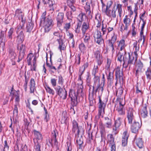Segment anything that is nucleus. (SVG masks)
Segmentation results:
<instances>
[{
	"label": "nucleus",
	"mask_w": 151,
	"mask_h": 151,
	"mask_svg": "<svg viewBox=\"0 0 151 151\" xmlns=\"http://www.w3.org/2000/svg\"><path fill=\"white\" fill-rule=\"evenodd\" d=\"M124 54L123 57V66L125 68L129 67V70L131 68L132 65L135 64L137 58H135L132 54L130 55L129 53H127L124 51Z\"/></svg>",
	"instance_id": "f257e3e1"
},
{
	"label": "nucleus",
	"mask_w": 151,
	"mask_h": 151,
	"mask_svg": "<svg viewBox=\"0 0 151 151\" xmlns=\"http://www.w3.org/2000/svg\"><path fill=\"white\" fill-rule=\"evenodd\" d=\"M46 12L43 13L40 18V23H43L44 32H48L54 25V22L51 18L48 16L46 19Z\"/></svg>",
	"instance_id": "f03ea898"
},
{
	"label": "nucleus",
	"mask_w": 151,
	"mask_h": 151,
	"mask_svg": "<svg viewBox=\"0 0 151 151\" xmlns=\"http://www.w3.org/2000/svg\"><path fill=\"white\" fill-rule=\"evenodd\" d=\"M83 86L81 85H80L78 87L77 93L76 94L75 91L73 89H70L69 92V96L71 100V104L73 107L76 106L78 103L77 100L78 95L81 94L83 92Z\"/></svg>",
	"instance_id": "7ed1b4c3"
},
{
	"label": "nucleus",
	"mask_w": 151,
	"mask_h": 151,
	"mask_svg": "<svg viewBox=\"0 0 151 151\" xmlns=\"http://www.w3.org/2000/svg\"><path fill=\"white\" fill-rule=\"evenodd\" d=\"M84 9L86 12V14L81 12L77 16V19L79 22L78 23V26H79V27H81V23L83 20L84 16L86 17V14L90 17H92L91 11L90 6L89 3H88L87 2H86V5L84 7Z\"/></svg>",
	"instance_id": "20e7f679"
},
{
	"label": "nucleus",
	"mask_w": 151,
	"mask_h": 151,
	"mask_svg": "<svg viewBox=\"0 0 151 151\" xmlns=\"http://www.w3.org/2000/svg\"><path fill=\"white\" fill-rule=\"evenodd\" d=\"M72 131L76 134H83L84 133V129L81 127L78 126V124L76 121L73 120L72 122Z\"/></svg>",
	"instance_id": "39448f33"
},
{
	"label": "nucleus",
	"mask_w": 151,
	"mask_h": 151,
	"mask_svg": "<svg viewBox=\"0 0 151 151\" xmlns=\"http://www.w3.org/2000/svg\"><path fill=\"white\" fill-rule=\"evenodd\" d=\"M56 93L60 97L63 99H66L67 96V91L64 85L63 88L60 86H58L55 88Z\"/></svg>",
	"instance_id": "423d86ee"
},
{
	"label": "nucleus",
	"mask_w": 151,
	"mask_h": 151,
	"mask_svg": "<svg viewBox=\"0 0 151 151\" xmlns=\"http://www.w3.org/2000/svg\"><path fill=\"white\" fill-rule=\"evenodd\" d=\"M122 118L119 117L115 120L114 124L112 127V132L114 134H116L118 133L122 124Z\"/></svg>",
	"instance_id": "0eeeda50"
},
{
	"label": "nucleus",
	"mask_w": 151,
	"mask_h": 151,
	"mask_svg": "<svg viewBox=\"0 0 151 151\" xmlns=\"http://www.w3.org/2000/svg\"><path fill=\"white\" fill-rule=\"evenodd\" d=\"M102 35L101 31L96 29L93 34V37L94 40L96 43L99 45H101L104 43V41L102 36Z\"/></svg>",
	"instance_id": "6e6552de"
},
{
	"label": "nucleus",
	"mask_w": 151,
	"mask_h": 151,
	"mask_svg": "<svg viewBox=\"0 0 151 151\" xmlns=\"http://www.w3.org/2000/svg\"><path fill=\"white\" fill-rule=\"evenodd\" d=\"M117 100L119 102V106H118L116 110L120 115H124L125 114L124 111L123 110L124 106L125 104V101L123 99L117 98Z\"/></svg>",
	"instance_id": "1a4fd4ad"
},
{
	"label": "nucleus",
	"mask_w": 151,
	"mask_h": 151,
	"mask_svg": "<svg viewBox=\"0 0 151 151\" xmlns=\"http://www.w3.org/2000/svg\"><path fill=\"white\" fill-rule=\"evenodd\" d=\"M123 23L124 25L122 24L120 27V31L123 32L124 31H127L128 27L130 25L131 21L130 18H129L127 15H126L123 19Z\"/></svg>",
	"instance_id": "9d476101"
},
{
	"label": "nucleus",
	"mask_w": 151,
	"mask_h": 151,
	"mask_svg": "<svg viewBox=\"0 0 151 151\" xmlns=\"http://www.w3.org/2000/svg\"><path fill=\"white\" fill-rule=\"evenodd\" d=\"M33 132L34 136V137L33 139L34 142L41 143L43 139L42 134L38 131L35 129L33 130Z\"/></svg>",
	"instance_id": "9b49d317"
},
{
	"label": "nucleus",
	"mask_w": 151,
	"mask_h": 151,
	"mask_svg": "<svg viewBox=\"0 0 151 151\" xmlns=\"http://www.w3.org/2000/svg\"><path fill=\"white\" fill-rule=\"evenodd\" d=\"M134 110L131 108H129L128 110L127 117L129 124H132L133 122L135 121V116L134 114Z\"/></svg>",
	"instance_id": "f8f14e48"
},
{
	"label": "nucleus",
	"mask_w": 151,
	"mask_h": 151,
	"mask_svg": "<svg viewBox=\"0 0 151 151\" xmlns=\"http://www.w3.org/2000/svg\"><path fill=\"white\" fill-rule=\"evenodd\" d=\"M64 14L63 12H59L56 17L57 26L58 27H61L64 22Z\"/></svg>",
	"instance_id": "ddd939ff"
},
{
	"label": "nucleus",
	"mask_w": 151,
	"mask_h": 151,
	"mask_svg": "<svg viewBox=\"0 0 151 151\" xmlns=\"http://www.w3.org/2000/svg\"><path fill=\"white\" fill-rule=\"evenodd\" d=\"M99 99V115H102L104 114V108L106 106V104L102 101L100 95L98 96Z\"/></svg>",
	"instance_id": "4468645a"
},
{
	"label": "nucleus",
	"mask_w": 151,
	"mask_h": 151,
	"mask_svg": "<svg viewBox=\"0 0 151 151\" xmlns=\"http://www.w3.org/2000/svg\"><path fill=\"white\" fill-rule=\"evenodd\" d=\"M84 42L87 45L88 48H90L92 45V41L91 40V36L88 33L83 34Z\"/></svg>",
	"instance_id": "2eb2a0df"
},
{
	"label": "nucleus",
	"mask_w": 151,
	"mask_h": 151,
	"mask_svg": "<svg viewBox=\"0 0 151 151\" xmlns=\"http://www.w3.org/2000/svg\"><path fill=\"white\" fill-rule=\"evenodd\" d=\"M94 55L96 58V61L98 65H100L103 62L102 56L101 54L100 51L97 50L94 52Z\"/></svg>",
	"instance_id": "dca6fc26"
},
{
	"label": "nucleus",
	"mask_w": 151,
	"mask_h": 151,
	"mask_svg": "<svg viewBox=\"0 0 151 151\" xmlns=\"http://www.w3.org/2000/svg\"><path fill=\"white\" fill-rule=\"evenodd\" d=\"M75 136L77 137L76 142L79 147V149H82L84 147L83 145V139L82 138V136L83 134H76Z\"/></svg>",
	"instance_id": "f3484780"
},
{
	"label": "nucleus",
	"mask_w": 151,
	"mask_h": 151,
	"mask_svg": "<svg viewBox=\"0 0 151 151\" xmlns=\"http://www.w3.org/2000/svg\"><path fill=\"white\" fill-rule=\"evenodd\" d=\"M115 76L117 80L119 79V82L120 83L123 82L124 78L123 72L121 71L120 69L119 68H116L115 70Z\"/></svg>",
	"instance_id": "a211bd4d"
},
{
	"label": "nucleus",
	"mask_w": 151,
	"mask_h": 151,
	"mask_svg": "<svg viewBox=\"0 0 151 151\" xmlns=\"http://www.w3.org/2000/svg\"><path fill=\"white\" fill-rule=\"evenodd\" d=\"M5 32L1 31V46L2 50L4 51L5 48V43L7 41L6 38Z\"/></svg>",
	"instance_id": "6ab92c4d"
},
{
	"label": "nucleus",
	"mask_w": 151,
	"mask_h": 151,
	"mask_svg": "<svg viewBox=\"0 0 151 151\" xmlns=\"http://www.w3.org/2000/svg\"><path fill=\"white\" fill-rule=\"evenodd\" d=\"M15 15L18 17L19 19L21 21L22 23V25L25 23V19L23 18L24 14L23 13L21 9H17L15 11Z\"/></svg>",
	"instance_id": "aec40b11"
},
{
	"label": "nucleus",
	"mask_w": 151,
	"mask_h": 151,
	"mask_svg": "<svg viewBox=\"0 0 151 151\" xmlns=\"http://www.w3.org/2000/svg\"><path fill=\"white\" fill-rule=\"evenodd\" d=\"M133 122L131 127V130L133 133H136L138 132V129L141 127V124H140L138 122H136L135 121Z\"/></svg>",
	"instance_id": "412c9836"
},
{
	"label": "nucleus",
	"mask_w": 151,
	"mask_h": 151,
	"mask_svg": "<svg viewBox=\"0 0 151 151\" xmlns=\"http://www.w3.org/2000/svg\"><path fill=\"white\" fill-rule=\"evenodd\" d=\"M99 128L101 138V141L103 138L105 137L106 135V131L104 126L102 122H100L99 124Z\"/></svg>",
	"instance_id": "4be33fe9"
},
{
	"label": "nucleus",
	"mask_w": 151,
	"mask_h": 151,
	"mask_svg": "<svg viewBox=\"0 0 151 151\" xmlns=\"http://www.w3.org/2000/svg\"><path fill=\"white\" fill-rule=\"evenodd\" d=\"M90 28L89 24L88 22H84L81 26V30L83 34H85Z\"/></svg>",
	"instance_id": "5701e85b"
},
{
	"label": "nucleus",
	"mask_w": 151,
	"mask_h": 151,
	"mask_svg": "<svg viewBox=\"0 0 151 151\" xmlns=\"http://www.w3.org/2000/svg\"><path fill=\"white\" fill-rule=\"evenodd\" d=\"M87 133L88 134V136L90 139L93 140V131L91 130V124H89L88 123H87Z\"/></svg>",
	"instance_id": "b1692460"
},
{
	"label": "nucleus",
	"mask_w": 151,
	"mask_h": 151,
	"mask_svg": "<svg viewBox=\"0 0 151 151\" xmlns=\"http://www.w3.org/2000/svg\"><path fill=\"white\" fill-rule=\"evenodd\" d=\"M35 83V79L31 78L30 80L29 83L30 92V93H33L36 90Z\"/></svg>",
	"instance_id": "393cba45"
},
{
	"label": "nucleus",
	"mask_w": 151,
	"mask_h": 151,
	"mask_svg": "<svg viewBox=\"0 0 151 151\" xmlns=\"http://www.w3.org/2000/svg\"><path fill=\"white\" fill-rule=\"evenodd\" d=\"M104 125L107 128H111L112 124L111 119L108 117H106L104 118Z\"/></svg>",
	"instance_id": "a878e982"
},
{
	"label": "nucleus",
	"mask_w": 151,
	"mask_h": 151,
	"mask_svg": "<svg viewBox=\"0 0 151 151\" xmlns=\"http://www.w3.org/2000/svg\"><path fill=\"white\" fill-rule=\"evenodd\" d=\"M107 78L108 80V83L109 84L111 85L113 82L114 80V73L113 72L109 71V74H107Z\"/></svg>",
	"instance_id": "bb28decb"
},
{
	"label": "nucleus",
	"mask_w": 151,
	"mask_h": 151,
	"mask_svg": "<svg viewBox=\"0 0 151 151\" xmlns=\"http://www.w3.org/2000/svg\"><path fill=\"white\" fill-rule=\"evenodd\" d=\"M68 6L70 8L72 12L76 11V9L73 5L75 2V0H66Z\"/></svg>",
	"instance_id": "cd10ccee"
},
{
	"label": "nucleus",
	"mask_w": 151,
	"mask_h": 151,
	"mask_svg": "<svg viewBox=\"0 0 151 151\" xmlns=\"http://www.w3.org/2000/svg\"><path fill=\"white\" fill-rule=\"evenodd\" d=\"M17 48L18 50H19V54L24 55L25 51V46L22 43H20L17 45Z\"/></svg>",
	"instance_id": "c85d7f7f"
},
{
	"label": "nucleus",
	"mask_w": 151,
	"mask_h": 151,
	"mask_svg": "<svg viewBox=\"0 0 151 151\" xmlns=\"http://www.w3.org/2000/svg\"><path fill=\"white\" fill-rule=\"evenodd\" d=\"M93 80V85L92 86V91H94V88L96 86L101 85L100 83V78L98 76H94Z\"/></svg>",
	"instance_id": "c756f323"
},
{
	"label": "nucleus",
	"mask_w": 151,
	"mask_h": 151,
	"mask_svg": "<svg viewBox=\"0 0 151 151\" xmlns=\"http://www.w3.org/2000/svg\"><path fill=\"white\" fill-rule=\"evenodd\" d=\"M94 91H92L91 93L89 94V101L90 105L93 106L95 103L96 101L94 98Z\"/></svg>",
	"instance_id": "7c9ffc66"
},
{
	"label": "nucleus",
	"mask_w": 151,
	"mask_h": 151,
	"mask_svg": "<svg viewBox=\"0 0 151 151\" xmlns=\"http://www.w3.org/2000/svg\"><path fill=\"white\" fill-rule=\"evenodd\" d=\"M126 46L125 40L122 39L120 40L119 42L118 48L119 49L120 51H122Z\"/></svg>",
	"instance_id": "2f4dec72"
},
{
	"label": "nucleus",
	"mask_w": 151,
	"mask_h": 151,
	"mask_svg": "<svg viewBox=\"0 0 151 151\" xmlns=\"http://www.w3.org/2000/svg\"><path fill=\"white\" fill-rule=\"evenodd\" d=\"M103 87L101 85L96 86V87L94 88L95 93L96 94L97 92H98L99 95H100V96L103 93Z\"/></svg>",
	"instance_id": "473e14b6"
},
{
	"label": "nucleus",
	"mask_w": 151,
	"mask_h": 151,
	"mask_svg": "<svg viewBox=\"0 0 151 151\" xmlns=\"http://www.w3.org/2000/svg\"><path fill=\"white\" fill-rule=\"evenodd\" d=\"M17 41L22 43L24 40V35L22 31H21L17 37Z\"/></svg>",
	"instance_id": "72a5a7b5"
},
{
	"label": "nucleus",
	"mask_w": 151,
	"mask_h": 151,
	"mask_svg": "<svg viewBox=\"0 0 151 151\" xmlns=\"http://www.w3.org/2000/svg\"><path fill=\"white\" fill-rule=\"evenodd\" d=\"M113 3V2L111 0L108 1L106 4L105 10V14H107L108 15H109V12L111 11V10L109 9Z\"/></svg>",
	"instance_id": "f704fd0d"
},
{
	"label": "nucleus",
	"mask_w": 151,
	"mask_h": 151,
	"mask_svg": "<svg viewBox=\"0 0 151 151\" xmlns=\"http://www.w3.org/2000/svg\"><path fill=\"white\" fill-rule=\"evenodd\" d=\"M121 51H120L117 55V60L120 62L121 63L123 61V57H122L124 55V51L126 52L125 50H124L122 52Z\"/></svg>",
	"instance_id": "c9c22d12"
},
{
	"label": "nucleus",
	"mask_w": 151,
	"mask_h": 151,
	"mask_svg": "<svg viewBox=\"0 0 151 151\" xmlns=\"http://www.w3.org/2000/svg\"><path fill=\"white\" fill-rule=\"evenodd\" d=\"M116 9L119 14V17L121 18L122 17V5L120 4L119 3H117L116 4Z\"/></svg>",
	"instance_id": "e433bc0d"
},
{
	"label": "nucleus",
	"mask_w": 151,
	"mask_h": 151,
	"mask_svg": "<svg viewBox=\"0 0 151 151\" xmlns=\"http://www.w3.org/2000/svg\"><path fill=\"white\" fill-rule=\"evenodd\" d=\"M148 112L147 110L146 106H144L141 113V116L144 118L146 117L147 116Z\"/></svg>",
	"instance_id": "4c0bfd02"
},
{
	"label": "nucleus",
	"mask_w": 151,
	"mask_h": 151,
	"mask_svg": "<svg viewBox=\"0 0 151 151\" xmlns=\"http://www.w3.org/2000/svg\"><path fill=\"white\" fill-rule=\"evenodd\" d=\"M107 139L109 142L110 144H113L115 143L114 138L112 134H109L107 135Z\"/></svg>",
	"instance_id": "58836bf2"
},
{
	"label": "nucleus",
	"mask_w": 151,
	"mask_h": 151,
	"mask_svg": "<svg viewBox=\"0 0 151 151\" xmlns=\"http://www.w3.org/2000/svg\"><path fill=\"white\" fill-rule=\"evenodd\" d=\"M145 74L147 79L149 80L151 79V69L150 67L147 68L145 72Z\"/></svg>",
	"instance_id": "ea45409f"
},
{
	"label": "nucleus",
	"mask_w": 151,
	"mask_h": 151,
	"mask_svg": "<svg viewBox=\"0 0 151 151\" xmlns=\"http://www.w3.org/2000/svg\"><path fill=\"white\" fill-rule=\"evenodd\" d=\"M16 55L14 51L10 50L9 51V57L11 60L12 61L15 59Z\"/></svg>",
	"instance_id": "a19ab883"
},
{
	"label": "nucleus",
	"mask_w": 151,
	"mask_h": 151,
	"mask_svg": "<svg viewBox=\"0 0 151 151\" xmlns=\"http://www.w3.org/2000/svg\"><path fill=\"white\" fill-rule=\"evenodd\" d=\"M45 88L47 93L51 94L52 95H54L55 94V92L54 91L53 89L51 88L49 86H46L45 87Z\"/></svg>",
	"instance_id": "79ce46f5"
},
{
	"label": "nucleus",
	"mask_w": 151,
	"mask_h": 151,
	"mask_svg": "<svg viewBox=\"0 0 151 151\" xmlns=\"http://www.w3.org/2000/svg\"><path fill=\"white\" fill-rule=\"evenodd\" d=\"M136 143L137 145L139 148H142L143 147V142L142 139L138 138L137 139Z\"/></svg>",
	"instance_id": "37998d69"
},
{
	"label": "nucleus",
	"mask_w": 151,
	"mask_h": 151,
	"mask_svg": "<svg viewBox=\"0 0 151 151\" xmlns=\"http://www.w3.org/2000/svg\"><path fill=\"white\" fill-rule=\"evenodd\" d=\"M109 15L107 14H105L107 16L109 17H112L113 18H115L116 17V11L113 8L111 10V11H109Z\"/></svg>",
	"instance_id": "c03bdc74"
},
{
	"label": "nucleus",
	"mask_w": 151,
	"mask_h": 151,
	"mask_svg": "<svg viewBox=\"0 0 151 151\" xmlns=\"http://www.w3.org/2000/svg\"><path fill=\"white\" fill-rule=\"evenodd\" d=\"M57 41L59 42V48L60 50H64L65 49V47L64 45H63V43L62 41V40L58 39Z\"/></svg>",
	"instance_id": "a18cd8bd"
},
{
	"label": "nucleus",
	"mask_w": 151,
	"mask_h": 151,
	"mask_svg": "<svg viewBox=\"0 0 151 151\" xmlns=\"http://www.w3.org/2000/svg\"><path fill=\"white\" fill-rule=\"evenodd\" d=\"M137 42L136 41H135L133 43V46L134 48H135V51H134V53L136 56L137 55V52L139 50V46L138 47H137Z\"/></svg>",
	"instance_id": "49530a36"
},
{
	"label": "nucleus",
	"mask_w": 151,
	"mask_h": 151,
	"mask_svg": "<svg viewBox=\"0 0 151 151\" xmlns=\"http://www.w3.org/2000/svg\"><path fill=\"white\" fill-rule=\"evenodd\" d=\"M33 24L31 23H29L27 24L26 27V32L30 33L32 31L33 27Z\"/></svg>",
	"instance_id": "de8ad7c7"
},
{
	"label": "nucleus",
	"mask_w": 151,
	"mask_h": 151,
	"mask_svg": "<svg viewBox=\"0 0 151 151\" xmlns=\"http://www.w3.org/2000/svg\"><path fill=\"white\" fill-rule=\"evenodd\" d=\"M98 73V66H94V68L92 70V74L94 76H98L97 74Z\"/></svg>",
	"instance_id": "09e8293b"
},
{
	"label": "nucleus",
	"mask_w": 151,
	"mask_h": 151,
	"mask_svg": "<svg viewBox=\"0 0 151 151\" xmlns=\"http://www.w3.org/2000/svg\"><path fill=\"white\" fill-rule=\"evenodd\" d=\"M88 63L86 62L83 65H82L81 67L79 69V72H82V73H83L85 70V69L87 68L88 67Z\"/></svg>",
	"instance_id": "8fccbe9b"
},
{
	"label": "nucleus",
	"mask_w": 151,
	"mask_h": 151,
	"mask_svg": "<svg viewBox=\"0 0 151 151\" xmlns=\"http://www.w3.org/2000/svg\"><path fill=\"white\" fill-rule=\"evenodd\" d=\"M47 58L46 64L47 67L50 70H53V71H56L57 69L55 68V67L52 66V65H50L47 62ZM53 72H54V71H53Z\"/></svg>",
	"instance_id": "3c124183"
},
{
	"label": "nucleus",
	"mask_w": 151,
	"mask_h": 151,
	"mask_svg": "<svg viewBox=\"0 0 151 151\" xmlns=\"http://www.w3.org/2000/svg\"><path fill=\"white\" fill-rule=\"evenodd\" d=\"M35 144L34 148L35 151H41L40 148L41 147V143H34Z\"/></svg>",
	"instance_id": "603ef678"
},
{
	"label": "nucleus",
	"mask_w": 151,
	"mask_h": 151,
	"mask_svg": "<svg viewBox=\"0 0 151 151\" xmlns=\"http://www.w3.org/2000/svg\"><path fill=\"white\" fill-rule=\"evenodd\" d=\"M65 15L67 19H71L73 17L72 11H67L65 14Z\"/></svg>",
	"instance_id": "864d4df0"
},
{
	"label": "nucleus",
	"mask_w": 151,
	"mask_h": 151,
	"mask_svg": "<svg viewBox=\"0 0 151 151\" xmlns=\"http://www.w3.org/2000/svg\"><path fill=\"white\" fill-rule=\"evenodd\" d=\"M79 49L82 52H84V51L86 50V47L84 45V43L82 42L79 44Z\"/></svg>",
	"instance_id": "5fc2aeb1"
},
{
	"label": "nucleus",
	"mask_w": 151,
	"mask_h": 151,
	"mask_svg": "<svg viewBox=\"0 0 151 151\" xmlns=\"http://www.w3.org/2000/svg\"><path fill=\"white\" fill-rule=\"evenodd\" d=\"M71 24L70 22L65 23L63 27V28L65 29L66 31H68L70 28Z\"/></svg>",
	"instance_id": "6e6d98bb"
},
{
	"label": "nucleus",
	"mask_w": 151,
	"mask_h": 151,
	"mask_svg": "<svg viewBox=\"0 0 151 151\" xmlns=\"http://www.w3.org/2000/svg\"><path fill=\"white\" fill-rule=\"evenodd\" d=\"M108 41L109 46L111 47V51L112 52H114V44L115 42H113L109 40H108Z\"/></svg>",
	"instance_id": "4d7b16f0"
},
{
	"label": "nucleus",
	"mask_w": 151,
	"mask_h": 151,
	"mask_svg": "<svg viewBox=\"0 0 151 151\" xmlns=\"http://www.w3.org/2000/svg\"><path fill=\"white\" fill-rule=\"evenodd\" d=\"M64 80V79L61 76H59L58 79V83L59 85L63 86V84Z\"/></svg>",
	"instance_id": "13d9d810"
},
{
	"label": "nucleus",
	"mask_w": 151,
	"mask_h": 151,
	"mask_svg": "<svg viewBox=\"0 0 151 151\" xmlns=\"http://www.w3.org/2000/svg\"><path fill=\"white\" fill-rule=\"evenodd\" d=\"M3 99L4 100L3 102V104L5 105L7 104L8 101V98L7 97V95L6 93H3Z\"/></svg>",
	"instance_id": "bf43d9fd"
},
{
	"label": "nucleus",
	"mask_w": 151,
	"mask_h": 151,
	"mask_svg": "<svg viewBox=\"0 0 151 151\" xmlns=\"http://www.w3.org/2000/svg\"><path fill=\"white\" fill-rule=\"evenodd\" d=\"M132 35L133 36H134L136 34L137 29L134 26V24H133L132 25Z\"/></svg>",
	"instance_id": "052dcab7"
},
{
	"label": "nucleus",
	"mask_w": 151,
	"mask_h": 151,
	"mask_svg": "<svg viewBox=\"0 0 151 151\" xmlns=\"http://www.w3.org/2000/svg\"><path fill=\"white\" fill-rule=\"evenodd\" d=\"M10 95L13 96V97L17 96V95H19L18 92L16 91L13 90L12 88L10 92Z\"/></svg>",
	"instance_id": "680f3d73"
},
{
	"label": "nucleus",
	"mask_w": 151,
	"mask_h": 151,
	"mask_svg": "<svg viewBox=\"0 0 151 151\" xmlns=\"http://www.w3.org/2000/svg\"><path fill=\"white\" fill-rule=\"evenodd\" d=\"M137 67L138 68L137 69L141 70L143 67V64L140 61H139L136 65Z\"/></svg>",
	"instance_id": "e2e57ef3"
},
{
	"label": "nucleus",
	"mask_w": 151,
	"mask_h": 151,
	"mask_svg": "<svg viewBox=\"0 0 151 151\" xmlns=\"http://www.w3.org/2000/svg\"><path fill=\"white\" fill-rule=\"evenodd\" d=\"M75 59V63L78 65H79L80 63L81 60L80 55L79 54H78L77 56H76Z\"/></svg>",
	"instance_id": "0e129e2a"
},
{
	"label": "nucleus",
	"mask_w": 151,
	"mask_h": 151,
	"mask_svg": "<svg viewBox=\"0 0 151 151\" xmlns=\"http://www.w3.org/2000/svg\"><path fill=\"white\" fill-rule=\"evenodd\" d=\"M111 63V60L110 59L107 58V59L106 64V68L107 69V70H109V69Z\"/></svg>",
	"instance_id": "69168bd1"
},
{
	"label": "nucleus",
	"mask_w": 151,
	"mask_h": 151,
	"mask_svg": "<svg viewBox=\"0 0 151 151\" xmlns=\"http://www.w3.org/2000/svg\"><path fill=\"white\" fill-rule=\"evenodd\" d=\"M123 93V90L122 88H119L116 91V95L118 96H121Z\"/></svg>",
	"instance_id": "338daca9"
},
{
	"label": "nucleus",
	"mask_w": 151,
	"mask_h": 151,
	"mask_svg": "<svg viewBox=\"0 0 151 151\" xmlns=\"http://www.w3.org/2000/svg\"><path fill=\"white\" fill-rule=\"evenodd\" d=\"M57 134H58V133L57 130H54L53 132H52L51 139H52L53 140L56 139V138Z\"/></svg>",
	"instance_id": "774afa93"
}]
</instances>
